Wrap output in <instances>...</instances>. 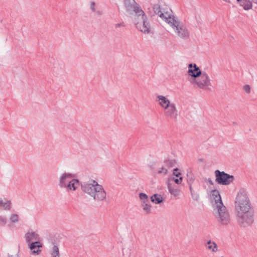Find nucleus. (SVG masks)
<instances>
[{
    "label": "nucleus",
    "mask_w": 257,
    "mask_h": 257,
    "mask_svg": "<svg viewBox=\"0 0 257 257\" xmlns=\"http://www.w3.org/2000/svg\"><path fill=\"white\" fill-rule=\"evenodd\" d=\"M235 209L237 211V221L241 227L250 226L254 221V209L252 206L247 192L240 189L236 197Z\"/></svg>",
    "instance_id": "obj_1"
},
{
    "label": "nucleus",
    "mask_w": 257,
    "mask_h": 257,
    "mask_svg": "<svg viewBox=\"0 0 257 257\" xmlns=\"http://www.w3.org/2000/svg\"><path fill=\"white\" fill-rule=\"evenodd\" d=\"M210 200L214 210H217L215 216L217 221L223 225L228 224L230 221V215L226 207L223 205L218 190L214 189L211 191Z\"/></svg>",
    "instance_id": "obj_2"
},
{
    "label": "nucleus",
    "mask_w": 257,
    "mask_h": 257,
    "mask_svg": "<svg viewBox=\"0 0 257 257\" xmlns=\"http://www.w3.org/2000/svg\"><path fill=\"white\" fill-rule=\"evenodd\" d=\"M82 190L97 201H104L106 197V193L103 186L97 181L90 180L81 183Z\"/></svg>",
    "instance_id": "obj_3"
},
{
    "label": "nucleus",
    "mask_w": 257,
    "mask_h": 257,
    "mask_svg": "<svg viewBox=\"0 0 257 257\" xmlns=\"http://www.w3.org/2000/svg\"><path fill=\"white\" fill-rule=\"evenodd\" d=\"M174 29L178 36L183 39L188 38L189 36V32L186 27L183 25H180V21L177 18L173 16L171 20L168 23Z\"/></svg>",
    "instance_id": "obj_4"
},
{
    "label": "nucleus",
    "mask_w": 257,
    "mask_h": 257,
    "mask_svg": "<svg viewBox=\"0 0 257 257\" xmlns=\"http://www.w3.org/2000/svg\"><path fill=\"white\" fill-rule=\"evenodd\" d=\"M215 182L220 185H228L233 182L234 180V177L225 173L224 171H220L216 170L214 172Z\"/></svg>",
    "instance_id": "obj_5"
},
{
    "label": "nucleus",
    "mask_w": 257,
    "mask_h": 257,
    "mask_svg": "<svg viewBox=\"0 0 257 257\" xmlns=\"http://www.w3.org/2000/svg\"><path fill=\"white\" fill-rule=\"evenodd\" d=\"M189 81L193 84H195L202 89H206L207 87L211 86L209 78L205 72H203L199 77L196 78H190Z\"/></svg>",
    "instance_id": "obj_6"
},
{
    "label": "nucleus",
    "mask_w": 257,
    "mask_h": 257,
    "mask_svg": "<svg viewBox=\"0 0 257 257\" xmlns=\"http://www.w3.org/2000/svg\"><path fill=\"white\" fill-rule=\"evenodd\" d=\"M136 16L138 18L140 17V22L135 23L136 28L144 33H149L151 27L145 12L143 11V13H139Z\"/></svg>",
    "instance_id": "obj_7"
},
{
    "label": "nucleus",
    "mask_w": 257,
    "mask_h": 257,
    "mask_svg": "<svg viewBox=\"0 0 257 257\" xmlns=\"http://www.w3.org/2000/svg\"><path fill=\"white\" fill-rule=\"evenodd\" d=\"M153 9L154 13L167 23L173 18V16L159 4H155Z\"/></svg>",
    "instance_id": "obj_8"
},
{
    "label": "nucleus",
    "mask_w": 257,
    "mask_h": 257,
    "mask_svg": "<svg viewBox=\"0 0 257 257\" xmlns=\"http://www.w3.org/2000/svg\"><path fill=\"white\" fill-rule=\"evenodd\" d=\"M126 11L130 14L135 13L136 15L143 13V11L135 0H123Z\"/></svg>",
    "instance_id": "obj_9"
},
{
    "label": "nucleus",
    "mask_w": 257,
    "mask_h": 257,
    "mask_svg": "<svg viewBox=\"0 0 257 257\" xmlns=\"http://www.w3.org/2000/svg\"><path fill=\"white\" fill-rule=\"evenodd\" d=\"M165 115L166 117L176 120L178 116V111L174 103H172L167 108L165 109Z\"/></svg>",
    "instance_id": "obj_10"
},
{
    "label": "nucleus",
    "mask_w": 257,
    "mask_h": 257,
    "mask_svg": "<svg viewBox=\"0 0 257 257\" xmlns=\"http://www.w3.org/2000/svg\"><path fill=\"white\" fill-rule=\"evenodd\" d=\"M200 69L195 64H190L188 65V75L191 76V78H196L202 74Z\"/></svg>",
    "instance_id": "obj_11"
},
{
    "label": "nucleus",
    "mask_w": 257,
    "mask_h": 257,
    "mask_svg": "<svg viewBox=\"0 0 257 257\" xmlns=\"http://www.w3.org/2000/svg\"><path fill=\"white\" fill-rule=\"evenodd\" d=\"M74 175L69 173H64L62 174L59 178V185L61 188H66L67 184L71 179L74 178Z\"/></svg>",
    "instance_id": "obj_12"
},
{
    "label": "nucleus",
    "mask_w": 257,
    "mask_h": 257,
    "mask_svg": "<svg viewBox=\"0 0 257 257\" xmlns=\"http://www.w3.org/2000/svg\"><path fill=\"white\" fill-rule=\"evenodd\" d=\"M168 188L169 192L173 197L177 199L180 195V190L176 186L173 185L170 181L168 183Z\"/></svg>",
    "instance_id": "obj_13"
},
{
    "label": "nucleus",
    "mask_w": 257,
    "mask_h": 257,
    "mask_svg": "<svg viewBox=\"0 0 257 257\" xmlns=\"http://www.w3.org/2000/svg\"><path fill=\"white\" fill-rule=\"evenodd\" d=\"M25 239L27 242L31 243L34 241H39V236L35 232H29L25 234Z\"/></svg>",
    "instance_id": "obj_14"
},
{
    "label": "nucleus",
    "mask_w": 257,
    "mask_h": 257,
    "mask_svg": "<svg viewBox=\"0 0 257 257\" xmlns=\"http://www.w3.org/2000/svg\"><path fill=\"white\" fill-rule=\"evenodd\" d=\"M42 245L39 241H36L29 243V248L34 254H38L41 251L40 247Z\"/></svg>",
    "instance_id": "obj_15"
},
{
    "label": "nucleus",
    "mask_w": 257,
    "mask_h": 257,
    "mask_svg": "<svg viewBox=\"0 0 257 257\" xmlns=\"http://www.w3.org/2000/svg\"><path fill=\"white\" fill-rule=\"evenodd\" d=\"M80 182L77 179L74 178L69 182L68 184H67L66 188L68 190L75 191L79 186Z\"/></svg>",
    "instance_id": "obj_16"
},
{
    "label": "nucleus",
    "mask_w": 257,
    "mask_h": 257,
    "mask_svg": "<svg viewBox=\"0 0 257 257\" xmlns=\"http://www.w3.org/2000/svg\"><path fill=\"white\" fill-rule=\"evenodd\" d=\"M157 99L159 101L160 106L164 109L167 108L172 103L166 97L163 95H159L157 96Z\"/></svg>",
    "instance_id": "obj_17"
},
{
    "label": "nucleus",
    "mask_w": 257,
    "mask_h": 257,
    "mask_svg": "<svg viewBox=\"0 0 257 257\" xmlns=\"http://www.w3.org/2000/svg\"><path fill=\"white\" fill-rule=\"evenodd\" d=\"M168 173V171L163 164L162 166L156 169H153V173L155 175L158 174L163 176L166 175Z\"/></svg>",
    "instance_id": "obj_18"
},
{
    "label": "nucleus",
    "mask_w": 257,
    "mask_h": 257,
    "mask_svg": "<svg viewBox=\"0 0 257 257\" xmlns=\"http://www.w3.org/2000/svg\"><path fill=\"white\" fill-rule=\"evenodd\" d=\"M239 3L240 6L242 7L245 11L250 10L252 8V6L250 3L249 0H236Z\"/></svg>",
    "instance_id": "obj_19"
},
{
    "label": "nucleus",
    "mask_w": 257,
    "mask_h": 257,
    "mask_svg": "<svg viewBox=\"0 0 257 257\" xmlns=\"http://www.w3.org/2000/svg\"><path fill=\"white\" fill-rule=\"evenodd\" d=\"M151 200L152 202L159 204L163 201V197L159 194H154L151 197Z\"/></svg>",
    "instance_id": "obj_20"
},
{
    "label": "nucleus",
    "mask_w": 257,
    "mask_h": 257,
    "mask_svg": "<svg viewBox=\"0 0 257 257\" xmlns=\"http://www.w3.org/2000/svg\"><path fill=\"white\" fill-rule=\"evenodd\" d=\"M163 164L168 171L169 169L174 167L176 164V161L174 159L166 160L164 161Z\"/></svg>",
    "instance_id": "obj_21"
},
{
    "label": "nucleus",
    "mask_w": 257,
    "mask_h": 257,
    "mask_svg": "<svg viewBox=\"0 0 257 257\" xmlns=\"http://www.w3.org/2000/svg\"><path fill=\"white\" fill-rule=\"evenodd\" d=\"M194 180L195 177L192 171H188L187 173V181L189 187L190 185L192 186V184L194 182Z\"/></svg>",
    "instance_id": "obj_22"
},
{
    "label": "nucleus",
    "mask_w": 257,
    "mask_h": 257,
    "mask_svg": "<svg viewBox=\"0 0 257 257\" xmlns=\"http://www.w3.org/2000/svg\"><path fill=\"white\" fill-rule=\"evenodd\" d=\"M51 257H60L59 250L58 246L54 245L51 250Z\"/></svg>",
    "instance_id": "obj_23"
},
{
    "label": "nucleus",
    "mask_w": 257,
    "mask_h": 257,
    "mask_svg": "<svg viewBox=\"0 0 257 257\" xmlns=\"http://www.w3.org/2000/svg\"><path fill=\"white\" fill-rule=\"evenodd\" d=\"M149 202H144L142 203V206L143 210L146 212V214H148L151 212V205L149 204Z\"/></svg>",
    "instance_id": "obj_24"
},
{
    "label": "nucleus",
    "mask_w": 257,
    "mask_h": 257,
    "mask_svg": "<svg viewBox=\"0 0 257 257\" xmlns=\"http://www.w3.org/2000/svg\"><path fill=\"white\" fill-rule=\"evenodd\" d=\"M139 197L141 200V202H149V199L148 195L144 193H140L139 194Z\"/></svg>",
    "instance_id": "obj_25"
},
{
    "label": "nucleus",
    "mask_w": 257,
    "mask_h": 257,
    "mask_svg": "<svg viewBox=\"0 0 257 257\" xmlns=\"http://www.w3.org/2000/svg\"><path fill=\"white\" fill-rule=\"evenodd\" d=\"M189 189L191 192L192 199L194 200L197 201L199 198V194L195 192V191L193 190L192 186L191 185H190Z\"/></svg>",
    "instance_id": "obj_26"
},
{
    "label": "nucleus",
    "mask_w": 257,
    "mask_h": 257,
    "mask_svg": "<svg viewBox=\"0 0 257 257\" xmlns=\"http://www.w3.org/2000/svg\"><path fill=\"white\" fill-rule=\"evenodd\" d=\"M208 249L211 250L213 252H216L218 250L217 245L215 242H213L212 244L206 246Z\"/></svg>",
    "instance_id": "obj_27"
},
{
    "label": "nucleus",
    "mask_w": 257,
    "mask_h": 257,
    "mask_svg": "<svg viewBox=\"0 0 257 257\" xmlns=\"http://www.w3.org/2000/svg\"><path fill=\"white\" fill-rule=\"evenodd\" d=\"M10 219L12 223H16L19 220V216L17 214H13L11 215Z\"/></svg>",
    "instance_id": "obj_28"
},
{
    "label": "nucleus",
    "mask_w": 257,
    "mask_h": 257,
    "mask_svg": "<svg viewBox=\"0 0 257 257\" xmlns=\"http://www.w3.org/2000/svg\"><path fill=\"white\" fill-rule=\"evenodd\" d=\"M3 207L4 209L7 210H10L11 208V202L10 200H7V202L4 203Z\"/></svg>",
    "instance_id": "obj_29"
},
{
    "label": "nucleus",
    "mask_w": 257,
    "mask_h": 257,
    "mask_svg": "<svg viewBox=\"0 0 257 257\" xmlns=\"http://www.w3.org/2000/svg\"><path fill=\"white\" fill-rule=\"evenodd\" d=\"M182 180L183 178L182 177H180L179 178H173L171 180H170L169 181H170V182L171 181H173L177 184H180L182 181Z\"/></svg>",
    "instance_id": "obj_30"
},
{
    "label": "nucleus",
    "mask_w": 257,
    "mask_h": 257,
    "mask_svg": "<svg viewBox=\"0 0 257 257\" xmlns=\"http://www.w3.org/2000/svg\"><path fill=\"white\" fill-rule=\"evenodd\" d=\"M7 223V218L0 216V226H4Z\"/></svg>",
    "instance_id": "obj_31"
},
{
    "label": "nucleus",
    "mask_w": 257,
    "mask_h": 257,
    "mask_svg": "<svg viewBox=\"0 0 257 257\" xmlns=\"http://www.w3.org/2000/svg\"><path fill=\"white\" fill-rule=\"evenodd\" d=\"M173 174L174 176L177 177H179L180 175H181V173L180 172L179 169L177 168L174 169Z\"/></svg>",
    "instance_id": "obj_32"
},
{
    "label": "nucleus",
    "mask_w": 257,
    "mask_h": 257,
    "mask_svg": "<svg viewBox=\"0 0 257 257\" xmlns=\"http://www.w3.org/2000/svg\"><path fill=\"white\" fill-rule=\"evenodd\" d=\"M243 89L247 93H249L250 92V87L249 85H245L243 86Z\"/></svg>",
    "instance_id": "obj_33"
},
{
    "label": "nucleus",
    "mask_w": 257,
    "mask_h": 257,
    "mask_svg": "<svg viewBox=\"0 0 257 257\" xmlns=\"http://www.w3.org/2000/svg\"><path fill=\"white\" fill-rule=\"evenodd\" d=\"M95 3L94 2H90V9L93 12H96V10L95 9Z\"/></svg>",
    "instance_id": "obj_34"
},
{
    "label": "nucleus",
    "mask_w": 257,
    "mask_h": 257,
    "mask_svg": "<svg viewBox=\"0 0 257 257\" xmlns=\"http://www.w3.org/2000/svg\"><path fill=\"white\" fill-rule=\"evenodd\" d=\"M120 26H124V25H123V23H118V24H116L115 25V28H118V27H120Z\"/></svg>",
    "instance_id": "obj_35"
},
{
    "label": "nucleus",
    "mask_w": 257,
    "mask_h": 257,
    "mask_svg": "<svg viewBox=\"0 0 257 257\" xmlns=\"http://www.w3.org/2000/svg\"><path fill=\"white\" fill-rule=\"evenodd\" d=\"M212 242H212L211 240L207 241V242H206V246H207V245H209L212 244Z\"/></svg>",
    "instance_id": "obj_36"
},
{
    "label": "nucleus",
    "mask_w": 257,
    "mask_h": 257,
    "mask_svg": "<svg viewBox=\"0 0 257 257\" xmlns=\"http://www.w3.org/2000/svg\"><path fill=\"white\" fill-rule=\"evenodd\" d=\"M249 1L252 6V3L256 4V2H257V0H249Z\"/></svg>",
    "instance_id": "obj_37"
},
{
    "label": "nucleus",
    "mask_w": 257,
    "mask_h": 257,
    "mask_svg": "<svg viewBox=\"0 0 257 257\" xmlns=\"http://www.w3.org/2000/svg\"><path fill=\"white\" fill-rule=\"evenodd\" d=\"M208 182L211 184V185H213V182H212V181L211 180V179L210 178H208Z\"/></svg>",
    "instance_id": "obj_38"
},
{
    "label": "nucleus",
    "mask_w": 257,
    "mask_h": 257,
    "mask_svg": "<svg viewBox=\"0 0 257 257\" xmlns=\"http://www.w3.org/2000/svg\"><path fill=\"white\" fill-rule=\"evenodd\" d=\"M9 257H19V255L17 253H15V254L13 255H9Z\"/></svg>",
    "instance_id": "obj_39"
},
{
    "label": "nucleus",
    "mask_w": 257,
    "mask_h": 257,
    "mask_svg": "<svg viewBox=\"0 0 257 257\" xmlns=\"http://www.w3.org/2000/svg\"><path fill=\"white\" fill-rule=\"evenodd\" d=\"M4 202L2 199H0V206H3Z\"/></svg>",
    "instance_id": "obj_40"
},
{
    "label": "nucleus",
    "mask_w": 257,
    "mask_h": 257,
    "mask_svg": "<svg viewBox=\"0 0 257 257\" xmlns=\"http://www.w3.org/2000/svg\"><path fill=\"white\" fill-rule=\"evenodd\" d=\"M96 13H97L98 15H101V14H102L101 12H100V11H97V12H96Z\"/></svg>",
    "instance_id": "obj_41"
}]
</instances>
